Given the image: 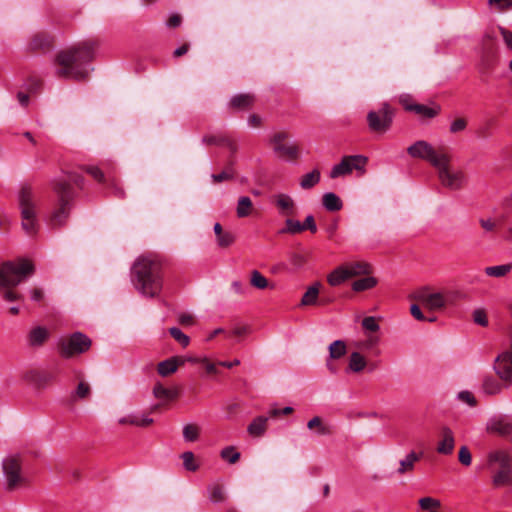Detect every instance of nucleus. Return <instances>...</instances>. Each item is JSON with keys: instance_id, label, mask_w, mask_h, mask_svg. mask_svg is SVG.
Wrapping results in <instances>:
<instances>
[{"instance_id": "obj_1", "label": "nucleus", "mask_w": 512, "mask_h": 512, "mask_svg": "<svg viewBox=\"0 0 512 512\" xmlns=\"http://www.w3.org/2000/svg\"><path fill=\"white\" fill-rule=\"evenodd\" d=\"M94 57V46L91 42H83L57 54L56 73L59 77L84 80L88 77V63Z\"/></svg>"}, {"instance_id": "obj_2", "label": "nucleus", "mask_w": 512, "mask_h": 512, "mask_svg": "<svg viewBox=\"0 0 512 512\" xmlns=\"http://www.w3.org/2000/svg\"><path fill=\"white\" fill-rule=\"evenodd\" d=\"M132 281L138 292L155 297L162 290V262L156 256H141L132 267Z\"/></svg>"}, {"instance_id": "obj_3", "label": "nucleus", "mask_w": 512, "mask_h": 512, "mask_svg": "<svg viewBox=\"0 0 512 512\" xmlns=\"http://www.w3.org/2000/svg\"><path fill=\"white\" fill-rule=\"evenodd\" d=\"M32 273L33 265L28 260L20 259L2 263L0 265V296L8 302L19 300L21 296L14 288Z\"/></svg>"}, {"instance_id": "obj_4", "label": "nucleus", "mask_w": 512, "mask_h": 512, "mask_svg": "<svg viewBox=\"0 0 512 512\" xmlns=\"http://www.w3.org/2000/svg\"><path fill=\"white\" fill-rule=\"evenodd\" d=\"M485 468L492 473L494 487L512 484V458L505 450H493L487 454Z\"/></svg>"}, {"instance_id": "obj_5", "label": "nucleus", "mask_w": 512, "mask_h": 512, "mask_svg": "<svg viewBox=\"0 0 512 512\" xmlns=\"http://www.w3.org/2000/svg\"><path fill=\"white\" fill-rule=\"evenodd\" d=\"M52 188L57 196L58 206L52 212L49 224L52 227H60L66 223L69 217L74 193L69 181L63 178L54 179L52 181Z\"/></svg>"}, {"instance_id": "obj_6", "label": "nucleus", "mask_w": 512, "mask_h": 512, "mask_svg": "<svg viewBox=\"0 0 512 512\" xmlns=\"http://www.w3.org/2000/svg\"><path fill=\"white\" fill-rule=\"evenodd\" d=\"M451 161L452 156L447 153L435 169L441 185L446 189L457 191L466 185L467 177L462 169L453 168Z\"/></svg>"}, {"instance_id": "obj_7", "label": "nucleus", "mask_w": 512, "mask_h": 512, "mask_svg": "<svg viewBox=\"0 0 512 512\" xmlns=\"http://www.w3.org/2000/svg\"><path fill=\"white\" fill-rule=\"evenodd\" d=\"M18 203L21 210L22 227L27 234L36 232V204L35 195L29 185H24L18 192Z\"/></svg>"}, {"instance_id": "obj_8", "label": "nucleus", "mask_w": 512, "mask_h": 512, "mask_svg": "<svg viewBox=\"0 0 512 512\" xmlns=\"http://www.w3.org/2000/svg\"><path fill=\"white\" fill-rule=\"evenodd\" d=\"M407 153L412 158L426 161L435 168L448 152L443 147L436 149L431 143L418 140L407 148Z\"/></svg>"}, {"instance_id": "obj_9", "label": "nucleus", "mask_w": 512, "mask_h": 512, "mask_svg": "<svg viewBox=\"0 0 512 512\" xmlns=\"http://www.w3.org/2000/svg\"><path fill=\"white\" fill-rule=\"evenodd\" d=\"M21 464L22 460L18 454L8 455L3 459L2 469L6 490L13 491L25 482Z\"/></svg>"}, {"instance_id": "obj_10", "label": "nucleus", "mask_w": 512, "mask_h": 512, "mask_svg": "<svg viewBox=\"0 0 512 512\" xmlns=\"http://www.w3.org/2000/svg\"><path fill=\"white\" fill-rule=\"evenodd\" d=\"M394 111L388 103H383L378 110L367 114L368 127L375 133H386L392 125Z\"/></svg>"}, {"instance_id": "obj_11", "label": "nucleus", "mask_w": 512, "mask_h": 512, "mask_svg": "<svg viewBox=\"0 0 512 512\" xmlns=\"http://www.w3.org/2000/svg\"><path fill=\"white\" fill-rule=\"evenodd\" d=\"M367 162L368 158L364 155L344 156L338 164L332 167L329 176L332 179H336L348 175L354 170L364 174Z\"/></svg>"}, {"instance_id": "obj_12", "label": "nucleus", "mask_w": 512, "mask_h": 512, "mask_svg": "<svg viewBox=\"0 0 512 512\" xmlns=\"http://www.w3.org/2000/svg\"><path fill=\"white\" fill-rule=\"evenodd\" d=\"M91 347V340L81 332H75L60 342V354L69 358L76 354H82Z\"/></svg>"}, {"instance_id": "obj_13", "label": "nucleus", "mask_w": 512, "mask_h": 512, "mask_svg": "<svg viewBox=\"0 0 512 512\" xmlns=\"http://www.w3.org/2000/svg\"><path fill=\"white\" fill-rule=\"evenodd\" d=\"M414 299L431 311H439L451 304L449 294L442 292H431L425 287L414 294Z\"/></svg>"}, {"instance_id": "obj_14", "label": "nucleus", "mask_w": 512, "mask_h": 512, "mask_svg": "<svg viewBox=\"0 0 512 512\" xmlns=\"http://www.w3.org/2000/svg\"><path fill=\"white\" fill-rule=\"evenodd\" d=\"M440 440L437 445V452L442 455H450L452 454L455 447V437L453 431L444 426L440 429L439 432Z\"/></svg>"}, {"instance_id": "obj_15", "label": "nucleus", "mask_w": 512, "mask_h": 512, "mask_svg": "<svg viewBox=\"0 0 512 512\" xmlns=\"http://www.w3.org/2000/svg\"><path fill=\"white\" fill-rule=\"evenodd\" d=\"M401 103L407 111L414 112L423 118H434L440 112V108L438 106L429 107L423 104H409L405 99H401Z\"/></svg>"}, {"instance_id": "obj_16", "label": "nucleus", "mask_w": 512, "mask_h": 512, "mask_svg": "<svg viewBox=\"0 0 512 512\" xmlns=\"http://www.w3.org/2000/svg\"><path fill=\"white\" fill-rule=\"evenodd\" d=\"M276 207L281 215L291 216L295 213V202L291 196L280 193L274 196Z\"/></svg>"}, {"instance_id": "obj_17", "label": "nucleus", "mask_w": 512, "mask_h": 512, "mask_svg": "<svg viewBox=\"0 0 512 512\" xmlns=\"http://www.w3.org/2000/svg\"><path fill=\"white\" fill-rule=\"evenodd\" d=\"M487 429L490 432H494L502 436H507L512 434V423L508 422L503 417H496L489 421Z\"/></svg>"}, {"instance_id": "obj_18", "label": "nucleus", "mask_w": 512, "mask_h": 512, "mask_svg": "<svg viewBox=\"0 0 512 512\" xmlns=\"http://www.w3.org/2000/svg\"><path fill=\"white\" fill-rule=\"evenodd\" d=\"M344 265L348 271L349 278L369 275L372 272L371 265L365 261L348 262Z\"/></svg>"}, {"instance_id": "obj_19", "label": "nucleus", "mask_w": 512, "mask_h": 512, "mask_svg": "<svg viewBox=\"0 0 512 512\" xmlns=\"http://www.w3.org/2000/svg\"><path fill=\"white\" fill-rule=\"evenodd\" d=\"M49 337V331L47 328L37 326L33 328L27 337L28 344L32 347L42 346Z\"/></svg>"}, {"instance_id": "obj_20", "label": "nucleus", "mask_w": 512, "mask_h": 512, "mask_svg": "<svg viewBox=\"0 0 512 512\" xmlns=\"http://www.w3.org/2000/svg\"><path fill=\"white\" fill-rule=\"evenodd\" d=\"M307 428L309 430H313L314 433L318 436H327L332 434L331 426L325 423L319 416H315L309 420L307 423Z\"/></svg>"}, {"instance_id": "obj_21", "label": "nucleus", "mask_w": 512, "mask_h": 512, "mask_svg": "<svg viewBox=\"0 0 512 512\" xmlns=\"http://www.w3.org/2000/svg\"><path fill=\"white\" fill-rule=\"evenodd\" d=\"M121 425H134L138 427H147L153 423V419L148 417L147 415H138L131 414L124 417H121L118 420Z\"/></svg>"}, {"instance_id": "obj_22", "label": "nucleus", "mask_w": 512, "mask_h": 512, "mask_svg": "<svg viewBox=\"0 0 512 512\" xmlns=\"http://www.w3.org/2000/svg\"><path fill=\"white\" fill-rule=\"evenodd\" d=\"M183 362V360H179L177 357H171L160 362L158 364L157 371L161 376L166 377L176 372L179 364H182Z\"/></svg>"}, {"instance_id": "obj_23", "label": "nucleus", "mask_w": 512, "mask_h": 512, "mask_svg": "<svg viewBox=\"0 0 512 512\" xmlns=\"http://www.w3.org/2000/svg\"><path fill=\"white\" fill-rule=\"evenodd\" d=\"M255 101V97L252 94H237L230 100V106L234 109L243 110L251 107Z\"/></svg>"}, {"instance_id": "obj_24", "label": "nucleus", "mask_w": 512, "mask_h": 512, "mask_svg": "<svg viewBox=\"0 0 512 512\" xmlns=\"http://www.w3.org/2000/svg\"><path fill=\"white\" fill-rule=\"evenodd\" d=\"M25 378L29 382L33 383L37 388H44L52 380V376L50 374L39 371H30L26 374Z\"/></svg>"}, {"instance_id": "obj_25", "label": "nucleus", "mask_w": 512, "mask_h": 512, "mask_svg": "<svg viewBox=\"0 0 512 512\" xmlns=\"http://www.w3.org/2000/svg\"><path fill=\"white\" fill-rule=\"evenodd\" d=\"M348 279L350 278L344 264L334 269L327 277V281L331 286H339Z\"/></svg>"}, {"instance_id": "obj_26", "label": "nucleus", "mask_w": 512, "mask_h": 512, "mask_svg": "<svg viewBox=\"0 0 512 512\" xmlns=\"http://www.w3.org/2000/svg\"><path fill=\"white\" fill-rule=\"evenodd\" d=\"M268 417H256L248 426V433L254 437L262 436L267 429Z\"/></svg>"}, {"instance_id": "obj_27", "label": "nucleus", "mask_w": 512, "mask_h": 512, "mask_svg": "<svg viewBox=\"0 0 512 512\" xmlns=\"http://www.w3.org/2000/svg\"><path fill=\"white\" fill-rule=\"evenodd\" d=\"M274 151L280 156L288 160H295L299 157V150L294 143H285L281 146H276Z\"/></svg>"}, {"instance_id": "obj_28", "label": "nucleus", "mask_w": 512, "mask_h": 512, "mask_svg": "<svg viewBox=\"0 0 512 512\" xmlns=\"http://www.w3.org/2000/svg\"><path fill=\"white\" fill-rule=\"evenodd\" d=\"M322 204L326 210L331 212L339 211L343 206L341 199L333 192H327L323 195Z\"/></svg>"}, {"instance_id": "obj_29", "label": "nucleus", "mask_w": 512, "mask_h": 512, "mask_svg": "<svg viewBox=\"0 0 512 512\" xmlns=\"http://www.w3.org/2000/svg\"><path fill=\"white\" fill-rule=\"evenodd\" d=\"M253 211L252 200L248 196H241L238 199L236 214L239 218H245L251 215Z\"/></svg>"}, {"instance_id": "obj_30", "label": "nucleus", "mask_w": 512, "mask_h": 512, "mask_svg": "<svg viewBox=\"0 0 512 512\" xmlns=\"http://www.w3.org/2000/svg\"><path fill=\"white\" fill-rule=\"evenodd\" d=\"M420 459V456L416 454L414 451H411L406 455L404 459L400 461V466L397 470V473L400 475L405 474L406 472H410L414 469L415 463Z\"/></svg>"}, {"instance_id": "obj_31", "label": "nucleus", "mask_w": 512, "mask_h": 512, "mask_svg": "<svg viewBox=\"0 0 512 512\" xmlns=\"http://www.w3.org/2000/svg\"><path fill=\"white\" fill-rule=\"evenodd\" d=\"M367 365V361L363 355L359 352H352L349 357L348 368L352 372L359 373L362 372Z\"/></svg>"}, {"instance_id": "obj_32", "label": "nucleus", "mask_w": 512, "mask_h": 512, "mask_svg": "<svg viewBox=\"0 0 512 512\" xmlns=\"http://www.w3.org/2000/svg\"><path fill=\"white\" fill-rule=\"evenodd\" d=\"M485 274L490 277L502 278L512 271V263H506L485 268Z\"/></svg>"}, {"instance_id": "obj_33", "label": "nucleus", "mask_w": 512, "mask_h": 512, "mask_svg": "<svg viewBox=\"0 0 512 512\" xmlns=\"http://www.w3.org/2000/svg\"><path fill=\"white\" fill-rule=\"evenodd\" d=\"M320 171L318 169H314L311 172L303 175L300 179V187L304 190H308L313 188L320 181Z\"/></svg>"}, {"instance_id": "obj_34", "label": "nucleus", "mask_w": 512, "mask_h": 512, "mask_svg": "<svg viewBox=\"0 0 512 512\" xmlns=\"http://www.w3.org/2000/svg\"><path fill=\"white\" fill-rule=\"evenodd\" d=\"M366 277L358 279L352 283V289L355 292H362L374 288L378 280L375 277L365 275Z\"/></svg>"}, {"instance_id": "obj_35", "label": "nucleus", "mask_w": 512, "mask_h": 512, "mask_svg": "<svg viewBox=\"0 0 512 512\" xmlns=\"http://www.w3.org/2000/svg\"><path fill=\"white\" fill-rule=\"evenodd\" d=\"M250 284L252 287L264 290L266 288H273V285L269 284L268 279L261 274L258 270H252L251 271V277H250Z\"/></svg>"}, {"instance_id": "obj_36", "label": "nucleus", "mask_w": 512, "mask_h": 512, "mask_svg": "<svg viewBox=\"0 0 512 512\" xmlns=\"http://www.w3.org/2000/svg\"><path fill=\"white\" fill-rule=\"evenodd\" d=\"M319 287L320 283H315L314 285L310 286L302 296L301 305H315L318 300Z\"/></svg>"}, {"instance_id": "obj_37", "label": "nucleus", "mask_w": 512, "mask_h": 512, "mask_svg": "<svg viewBox=\"0 0 512 512\" xmlns=\"http://www.w3.org/2000/svg\"><path fill=\"white\" fill-rule=\"evenodd\" d=\"M328 350L330 359H340L346 354L347 347L344 341L335 340L329 345Z\"/></svg>"}, {"instance_id": "obj_38", "label": "nucleus", "mask_w": 512, "mask_h": 512, "mask_svg": "<svg viewBox=\"0 0 512 512\" xmlns=\"http://www.w3.org/2000/svg\"><path fill=\"white\" fill-rule=\"evenodd\" d=\"M153 395L157 399L173 400L177 397V391L166 388L162 384L157 383L153 388Z\"/></svg>"}, {"instance_id": "obj_39", "label": "nucleus", "mask_w": 512, "mask_h": 512, "mask_svg": "<svg viewBox=\"0 0 512 512\" xmlns=\"http://www.w3.org/2000/svg\"><path fill=\"white\" fill-rule=\"evenodd\" d=\"M220 456L229 464H235L240 459V453L233 446H227L222 449Z\"/></svg>"}, {"instance_id": "obj_40", "label": "nucleus", "mask_w": 512, "mask_h": 512, "mask_svg": "<svg viewBox=\"0 0 512 512\" xmlns=\"http://www.w3.org/2000/svg\"><path fill=\"white\" fill-rule=\"evenodd\" d=\"M483 391L486 394L494 395L500 392L501 384L493 377H486L483 380Z\"/></svg>"}, {"instance_id": "obj_41", "label": "nucleus", "mask_w": 512, "mask_h": 512, "mask_svg": "<svg viewBox=\"0 0 512 512\" xmlns=\"http://www.w3.org/2000/svg\"><path fill=\"white\" fill-rule=\"evenodd\" d=\"M208 494L209 499L214 503L222 502L225 499L224 489L219 484L210 485L208 488Z\"/></svg>"}, {"instance_id": "obj_42", "label": "nucleus", "mask_w": 512, "mask_h": 512, "mask_svg": "<svg viewBox=\"0 0 512 512\" xmlns=\"http://www.w3.org/2000/svg\"><path fill=\"white\" fill-rule=\"evenodd\" d=\"M200 428L195 424H186L183 427V437L187 442H194L198 439Z\"/></svg>"}, {"instance_id": "obj_43", "label": "nucleus", "mask_w": 512, "mask_h": 512, "mask_svg": "<svg viewBox=\"0 0 512 512\" xmlns=\"http://www.w3.org/2000/svg\"><path fill=\"white\" fill-rule=\"evenodd\" d=\"M304 231V227L302 223L298 220H294L291 218L286 219L285 228L282 230L283 233L297 234Z\"/></svg>"}, {"instance_id": "obj_44", "label": "nucleus", "mask_w": 512, "mask_h": 512, "mask_svg": "<svg viewBox=\"0 0 512 512\" xmlns=\"http://www.w3.org/2000/svg\"><path fill=\"white\" fill-rule=\"evenodd\" d=\"M170 335L183 347H187L190 343V338L186 334H184L179 328L171 327L169 328Z\"/></svg>"}, {"instance_id": "obj_45", "label": "nucleus", "mask_w": 512, "mask_h": 512, "mask_svg": "<svg viewBox=\"0 0 512 512\" xmlns=\"http://www.w3.org/2000/svg\"><path fill=\"white\" fill-rule=\"evenodd\" d=\"M216 241L219 247L227 248L234 243L235 237L231 232L223 231L219 236L216 237Z\"/></svg>"}, {"instance_id": "obj_46", "label": "nucleus", "mask_w": 512, "mask_h": 512, "mask_svg": "<svg viewBox=\"0 0 512 512\" xmlns=\"http://www.w3.org/2000/svg\"><path fill=\"white\" fill-rule=\"evenodd\" d=\"M181 457L183 460V465L186 470L196 471L198 469V465L195 462V457L192 452H190V451L184 452Z\"/></svg>"}, {"instance_id": "obj_47", "label": "nucleus", "mask_w": 512, "mask_h": 512, "mask_svg": "<svg viewBox=\"0 0 512 512\" xmlns=\"http://www.w3.org/2000/svg\"><path fill=\"white\" fill-rule=\"evenodd\" d=\"M362 327L370 332H377L380 329L376 318L373 316L365 317L362 320Z\"/></svg>"}, {"instance_id": "obj_48", "label": "nucleus", "mask_w": 512, "mask_h": 512, "mask_svg": "<svg viewBox=\"0 0 512 512\" xmlns=\"http://www.w3.org/2000/svg\"><path fill=\"white\" fill-rule=\"evenodd\" d=\"M440 505V501L432 497H424L419 500V506L423 510H429L431 508L440 507Z\"/></svg>"}, {"instance_id": "obj_49", "label": "nucleus", "mask_w": 512, "mask_h": 512, "mask_svg": "<svg viewBox=\"0 0 512 512\" xmlns=\"http://www.w3.org/2000/svg\"><path fill=\"white\" fill-rule=\"evenodd\" d=\"M458 458L462 465H464V466L471 465L472 456H471L469 449L466 446H462L459 449Z\"/></svg>"}, {"instance_id": "obj_50", "label": "nucleus", "mask_w": 512, "mask_h": 512, "mask_svg": "<svg viewBox=\"0 0 512 512\" xmlns=\"http://www.w3.org/2000/svg\"><path fill=\"white\" fill-rule=\"evenodd\" d=\"M467 127V121L464 118H457L454 121L451 122L449 131L451 133H458L462 132Z\"/></svg>"}, {"instance_id": "obj_51", "label": "nucleus", "mask_w": 512, "mask_h": 512, "mask_svg": "<svg viewBox=\"0 0 512 512\" xmlns=\"http://www.w3.org/2000/svg\"><path fill=\"white\" fill-rule=\"evenodd\" d=\"M473 320L480 326L485 327L488 325L487 315L483 309H476L473 312Z\"/></svg>"}, {"instance_id": "obj_52", "label": "nucleus", "mask_w": 512, "mask_h": 512, "mask_svg": "<svg viewBox=\"0 0 512 512\" xmlns=\"http://www.w3.org/2000/svg\"><path fill=\"white\" fill-rule=\"evenodd\" d=\"M289 138L288 133L286 132H276L271 138V144L273 145V149H276V146H281L285 144V141Z\"/></svg>"}, {"instance_id": "obj_53", "label": "nucleus", "mask_w": 512, "mask_h": 512, "mask_svg": "<svg viewBox=\"0 0 512 512\" xmlns=\"http://www.w3.org/2000/svg\"><path fill=\"white\" fill-rule=\"evenodd\" d=\"M211 177L215 183H220L232 179L234 177V173L232 169H228L218 174H212Z\"/></svg>"}, {"instance_id": "obj_54", "label": "nucleus", "mask_w": 512, "mask_h": 512, "mask_svg": "<svg viewBox=\"0 0 512 512\" xmlns=\"http://www.w3.org/2000/svg\"><path fill=\"white\" fill-rule=\"evenodd\" d=\"M85 169H86V172L89 175H91L98 182L102 183V182L106 181L103 172L98 167H96V166H87Z\"/></svg>"}, {"instance_id": "obj_55", "label": "nucleus", "mask_w": 512, "mask_h": 512, "mask_svg": "<svg viewBox=\"0 0 512 512\" xmlns=\"http://www.w3.org/2000/svg\"><path fill=\"white\" fill-rule=\"evenodd\" d=\"M458 399L462 402L467 403L469 406H475L476 405V399L474 395L469 391H461L458 394Z\"/></svg>"}, {"instance_id": "obj_56", "label": "nucleus", "mask_w": 512, "mask_h": 512, "mask_svg": "<svg viewBox=\"0 0 512 512\" xmlns=\"http://www.w3.org/2000/svg\"><path fill=\"white\" fill-rule=\"evenodd\" d=\"M75 394L78 398L81 399L88 397L90 394V386L83 381L80 382L77 386Z\"/></svg>"}, {"instance_id": "obj_57", "label": "nucleus", "mask_w": 512, "mask_h": 512, "mask_svg": "<svg viewBox=\"0 0 512 512\" xmlns=\"http://www.w3.org/2000/svg\"><path fill=\"white\" fill-rule=\"evenodd\" d=\"M222 138H227L226 136H217V135H211V136H204L203 137V143L208 145H220L224 146V142Z\"/></svg>"}, {"instance_id": "obj_58", "label": "nucleus", "mask_w": 512, "mask_h": 512, "mask_svg": "<svg viewBox=\"0 0 512 512\" xmlns=\"http://www.w3.org/2000/svg\"><path fill=\"white\" fill-rule=\"evenodd\" d=\"M189 361H191V362H200V363L205 364L206 371L208 373L216 374L218 372L215 364L210 363L206 358H203V359L190 358Z\"/></svg>"}, {"instance_id": "obj_59", "label": "nucleus", "mask_w": 512, "mask_h": 512, "mask_svg": "<svg viewBox=\"0 0 512 512\" xmlns=\"http://www.w3.org/2000/svg\"><path fill=\"white\" fill-rule=\"evenodd\" d=\"M489 4L496 6L499 10H506L512 7V0H489Z\"/></svg>"}, {"instance_id": "obj_60", "label": "nucleus", "mask_w": 512, "mask_h": 512, "mask_svg": "<svg viewBox=\"0 0 512 512\" xmlns=\"http://www.w3.org/2000/svg\"><path fill=\"white\" fill-rule=\"evenodd\" d=\"M302 226L304 227V230H310L312 233H315L317 231V226L312 215H308L305 218V221L304 223H302Z\"/></svg>"}, {"instance_id": "obj_61", "label": "nucleus", "mask_w": 512, "mask_h": 512, "mask_svg": "<svg viewBox=\"0 0 512 512\" xmlns=\"http://www.w3.org/2000/svg\"><path fill=\"white\" fill-rule=\"evenodd\" d=\"M479 223H480L481 227L487 232L494 231V229L496 228V223L490 218H488V219L481 218L479 220Z\"/></svg>"}, {"instance_id": "obj_62", "label": "nucleus", "mask_w": 512, "mask_h": 512, "mask_svg": "<svg viewBox=\"0 0 512 512\" xmlns=\"http://www.w3.org/2000/svg\"><path fill=\"white\" fill-rule=\"evenodd\" d=\"M411 315L418 321L426 320L424 314L422 313L420 307L417 304H412L410 307Z\"/></svg>"}, {"instance_id": "obj_63", "label": "nucleus", "mask_w": 512, "mask_h": 512, "mask_svg": "<svg viewBox=\"0 0 512 512\" xmlns=\"http://www.w3.org/2000/svg\"><path fill=\"white\" fill-rule=\"evenodd\" d=\"M182 23V18L178 14H173L169 17V19L166 22L167 27L169 28H176L180 26Z\"/></svg>"}, {"instance_id": "obj_64", "label": "nucleus", "mask_w": 512, "mask_h": 512, "mask_svg": "<svg viewBox=\"0 0 512 512\" xmlns=\"http://www.w3.org/2000/svg\"><path fill=\"white\" fill-rule=\"evenodd\" d=\"M500 33L506 46L512 51V32L504 28H500Z\"/></svg>"}]
</instances>
